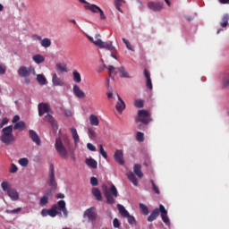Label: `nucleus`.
Masks as SVG:
<instances>
[{
    "label": "nucleus",
    "instance_id": "30",
    "mask_svg": "<svg viewBox=\"0 0 229 229\" xmlns=\"http://www.w3.org/2000/svg\"><path fill=\"white\" fill-rule=\"evenodd\" d=\"M37 81L39 85H47V79H46V76H44V74H38Z\"/></svg>",
    "mask_w": 229,
    "mask_h": 229
},
{
    "label": "nucleus",
    "instance_id": "42",
    "mask_svg": "<svg viewBox=\"0 0 229 229\" xmlns=\"http://www.w3.org/2000/svg\"><path fill=\"white\" fill-rule=\"evenodd\" d=\"M30 161L26 157H22L19 159V164L20 165H22V167H26V165H28Z\"/></svg>",
    "mask_w": 229,
    "mask_h": 229
},
{
    "label": "nucleus",
    "instance_id": "24",
    "mask_svg": "<svg viewBox=\"0 0 229 229\" xmlns=\"http://www.w3.org/2000/svg\"><path fill=\"white\" fill-rule=\"evenodd\" d=\"M86 10H89V12H92V13H99V11L101 10L99 6L92 4H88L84 6Z\"/></svg>",
    "mask_w": 229,
    "mask_h": 229
},
{
    "label": "nucleus",
    "instance_id": "58",
    "mask_svg": "<svg viewBox=\"0 0 229 229\" xmlns=\"http://www.w3.org/2000/svg\"><path fill=\"white\" fill-rule=\"evenodd\" d=\"M117 54V49L114 48V51H111V56L112 58H114V60H117V55H115Z\"/></svg>",
    "mask_w": 229,
    "mask_h": 229
},
{
    "label": "nucleus",
    "instance_id": "37",
    "mask_svg": "<svg viewBox=\"0 0 229 229\" xmlns=\"http://www.w3.org/2000/svg\"><path fill=\"white\" fill-rule=\"evenodd\" d=\"M13 128V130H24V128H26V123L20 121L16 123Z\"/></svg>",
    "mask_w": 229,
    "mask_h": 229
},
{
    "label": "nucleus",
    "instance_id": "47",
    "mask_svg": "<svg viewBox=\"0 0 229 229\" xmlns=\"http://www.w3.org/2000/svg\"><path fill=\"white\" fill-rule=\"evenodd\" d=\"M152 183L153 191L156 194H160V190L158 189V186L155 183V181L151 180L150 181Z\"/></svg>",
    "mask_w": 229,
    "mask_h": 229
},
{
    "label": "nucleus",
    "instance_id": "56",
    "mask_svg": "<svg viewBox=\"0 0 229 229\" xmlns=\"http://www.w3.org/2000/svg\"><path fill=\"white\" fill-rule=\"evenodd\" d=\"M100 13V19L101 21H105L106 19V16L105 15V12H103L101 9L98 12Z\"/></svg>",
    "mask_w": 229,
    "mask_h": 229
},
{
    "label": "nucleus",
    "instance_id": "55",
    "mask_svg": "<svg viewBox=\"0 0 229 229\" xmlns=\"http://www.w3.org/2000/svg\"><path fill=\"white\" fill-rule=\"evenodd\" d=\"M87 148L89 151H96V147L92 143H88Z\"/></svg>",
    "mask_w": 229,
    "mask_h": 229
},
{
    "label": "nucleus",
    "instance_id": "20",
    "mask_svg": "<svg viewBox=\"0 0 229 229\" xmlns=\"http://www.w3.org/2000/svg\"><path fill=\"white\" fill-rule=\"evenodd\" d=\"M144 76L147 80V89H149V90L153 89V83L151 82V75L149 74V72L148 70H144Z\"/></svg>",
    "mask_w": 229,
    "mask_h": 229
},
{
    "label": "nucleus",
    "instance_id": "43",
    "mask_svg": "<svg viewBox=\"0 0 229 229\" xmlns=\"http://www.w3.org/2000/svg\"><path fill=\"white\" fill-rule=\"evenodd\" d=\"M55 67L57 71H59V72H67V69L65 68V66L62 65V64H57Z\"/></svg>",
    "mask_w": 229,
    "mask_h": 229
},
{
    "label": "nucleus",
    "instance_id": "7",
    "mask_svg": "<svg viewBox=\"0 0 229 229\" xmlns=\"http://www.w3.org/2000/svg\"><path fill=\"white\" fill-rule=\"evenodd\" d=\"M136 123H142L143 124L151 123V114H149V111L140 110L138 113V117L136 118Z\"/></svg>",
    "mask_w": 229,
    "mask_h": 229
},
{
    "label": "nucleus",
    "instance_id": "12",
    "mask_svg": "<svg viewBox=\"0 0 229 229\" xmlns=\"http://www.w3.org/2000/svg\"><path fill=\"white\" fill-rule=\"evenodd\" d=\"M38 115L42 117L44 114H50L51 106L47 103H39L38 105Z\"/></svg>",
    "mask_w": 229,
    "mask_h": 229
},
{
    "label": "nucleus",
    "instance_id": "9",
    "mask_svg": "<svg viewBox=\"0 0 229 229\" xmlns=\"http://www.w3.org/2000/svg\"><path fill=\"white\" fill-rule=\"evenodd\" d=\"M31 73L36 74L35 68L21 66L18 70V74L21 78H28Z\"/></svg>",
    "mask_w": 229,
    "mask_h": 229
},
{
    "label": "nucleus",
    "instance_id": "33",
    "mask_svg": "<svg viewBox=\"0 0 229 229\" xmlns=\"http://www.w3.org/2000/svg\"><path fill=\"white\" fill-rule=\"evenodd\" d=\"M71 131L75 144H78V142H80V136L78 135V131L76 130V128H72Z\"/></svg>",
    "mask_w": 229,
    "mask_h": 229
},
{
    "label": "nucleus",
    "instance_id": "15",
    "mask_svg": "<svg viewBox=\"0 0 229 229\" xmlns=\"http://www.w3.org/2000/svg\"><path fill=\"white\" fill-rule=\"evenodd\" d=\"M148 6L152 12H160L164 8V4L160 2H148Z\"/></svg>",
    "mask_w": 229,
    "mask_h": 229
},
{
    "label": "nucleus",
    "instance_id": "46",
    "mask_svg": "<svg viewBox=\"0 0 229 229\" xmlns=\"http://www.w3.org/2000/svg\"><path fill=\"white\" fill-rule=\"evenodd\" d=\"M99 153L102 155L104 158H108V155L105 151V148H103V145H99Z\"/></svg>",
    "mask_w": 229,
    "mask_h": 229
},
{
    "label": "nucleus",
    "instance_id": "26",
    "mask_svg": "<svg viewBox=\"0 0 229 229\" xmlns=\"http://www.w3.org/2000/svg\"><path fill=\"white\" fill-rule=\"evenodd\" d=\"M127 177H128L129 182L133 183V185H135V187H137V185H139V181L137 180V177L135 176V174H133V172H128Z\"/></svg>",
    "mask_w": 229,
    "mask_h": 229
},
{
    "label": "nucleus",
    "instance_id": "31",
    "mask_svg": "<svg viewBox=\"0 0 229 229\" xmlns=\"http://www.w3.org/2000/svg\"><path fill=\"white\" fill-rule=\"evenodd\" d=\"M89 122L91 126H99V118L94 114H90Z\"/></svg>",
    "mask_w": 229,
    "mask_h": 229
},
{
    "label": "nucleus",
    "instance_id": "36",
    "mask_svg": "<svg viewBox=\"0 0 229 229\" xmlns=\"http://www.w3.org/2000/svg\"><path fill=\"white\" fill-rule=\"evenodd\" d=\"M123 3L125 4L126 1L124 0H114V6L118 12L123 13V9H121V6H123Z\"/></svg>",
    "mask_w": 229,
    "mask_h": 229
},
{
    "label": "nucleus",
    "instance_id": "45",
    "mask_svg": "<svg viewBox=\"0 0 229 229\" xmlns=\"http://www.w3.org/2000/svg\"><path fill=\"white\" fill-rule=\"evenodd\" d=\"M21 210H22V208H15V209H7L6 210V213L7 214H21Z\"/></svg>",
    "mask_w": 229,
    "mask_h": 229
},
{
    "label": "nucleus",
    "instance_id": "57",
    "mask_svg": "<svg viewBox=\"0 0 229 229\" xmlns=\"http://www.w3.org/2000/svg\"><path fill=\"white\" fill-rule=\"evenodd\" d=\"M20 119H21V116H19L18 114H16V115H14L13 116V120H12V123H19V121H20Z\"/></svg>",
    "mask_w": 229,
    "mask_h": 229
},
{
    "label": "nucleus",
    "instance_id": "62",
    "mask_svg": "<svg viewBox=\"0 0 229 229\" xmlns=\"http://www.w3.org/2000/svg\"><path fill=\"white\" fill-rule=\"evenodd\" d=\"M71 160H72L73 162H76V156L74 155V152H72L71 156H70Z\"/></svg>",
    "mask_w": 229,
    "mask_h": 229
},
{
    "label": "nucleus",
    "instance_id": "61",
    "mask_svg": "<svg viewBox=\"0 0 229 229\" xmlns=\"http://www.w3.org/2000/svg\"><path fill=\"white\" fill-rule=\"evenodd\" d=\"M32 38H34V40H42V37H40L38 35H33Z\"/></svg>",
    "mask_w": 229,
    "mask_h": 229
},
{
    "label": "nucleus",
    "instance_id": "59",
    "mask_svg": "<svg viewBox=\"0 0 229 229\" xmlns=\"http://www.w3.org/2000/svg\"><path fill=\"white\" fill-rule=\"evenodd\" d=\"M65 198V195L64 193H57L56 194V199H64Z\"/></svg>",
    "mask_w": 229,
    "mask_h": 229
},
{
    "label": "nucleus",
    "instance_id": "21",
    "mask_svg": "<svg viewBox=\"0 0 229 229\" xmlns=\"http://www.w3.org/2000/svg\"><path fill=\"white\" fill-rule=\"evenodd\" d=\"M7 195L13 201H17L19 199V192H17V190L11 188L9 190V192H7Z\"/></svg>",
    "mask_w": 229,
    "mask_h": 229
},
{
    "label": "nucleus",
    "instance_id": "48",
    "mask_svg": "<svg viewBox=\"0 0 229 229\" xmlns=\"http://www.w3.org/2000/svg\"><path fill=\"white\" fill-rule=\"evenodd\" d=\"M107 71L109 72V76L110 77H112V74H114V73L115 74L116 73L115 68L114 66H112V65L107 66Z\"/></svg>",
    "mask_w": 229,
    "mask_h": 229
},
{
    "label": "nucleus",
    "instance_id": "8",
    "mask_svg": "<svg viewBox=\"0 0 229 229\" xmlns=\"http://www.w3.org/2000/svg\"><path fill=\"white\" fill-rule=\"evenodd\" d=\"M118 210L122 216V217H127V221L129 225H137V220H135V216L130 215L128 210H126L125 208H123V205L118 204Z\"/></svg>",
    "mask_w": 229,
    "mask_h": 229
},
{
    "label": "nucleus",
    "instance_id": "19",
    "mask_svg": "<svg viewBox=\"0 0 229 229\" xmlns=\"http://www.w3.org/2000/svg\"><path fill=\"white\" fill-rule=\"evenodd\" d=\"M43 121H45V123H49V124H51L53 128L56 126V121L50 113L47 114V115L44 116Z\"/></svg>",
    "mask_w": 229,
    "mask_h": 229
},
{
    "label": "nucleus",
    "instance_id": "35",
    "mask_svg": "<svg viewBox=\"0 0 229 229\" xmlns=\"http://www.w3.org/2000/svg\"><path fill=\"white\" fill-rule=\"evenodd\" d=\"M72 76H73V81H75V83H81V74H80L78 71H74L72 72Z\"/></svg>",
    "mask_w": 229,
    "mask_h": 229
},
{
    "label": "nucleus",
    "instance_id": "13",
    "mask_svg": "<svg viewBox=\"0 0 229 229\" xmlns=\"http://www.w3.org/2000/svg\"><path fill=\"white\" fill-rule=\"evenodd\" d=\"M114 158L117 164L120 165H124V154L123 153V150L116 149L114 155Z\"/></svg>",
    "mask_w": 229,
    "mask_h": 229
},
{
    "label": "nucleus",
    "instance_id": "5",
    "mask_svg": "<svg viewBox=\"0 0 229 229\" xmlns=\"http://www.w3.org/2000/svg\"><path fill=\"white\" fill-rule=\"evenodd\" d=\"M55 151H57L61 158H69V152L67 151V148H65V145H64L62 138L55 139Z\"/></svg>",
    "mask_w": 229,
    "mask_h": 229
},
{
    "label": "nucleus",
    "instance_id": "18",
    "mask_svg": "<svg viewBox=\"0 0 229 229\" xmlns=\"http://www.w3.org/2000/svg\"><path fill=\"white\" fill-rule=\"evenodd\" d=\"M73 94L78 98L79 99L85 98V92L80 89L78 85L73 86Z\"/></svg>",
    "mask_w": 229,
    "mask_h": 229
},
{
    "label": "nucleus",
    "instance_id": "14",
    "mask_svg": "<svg viewBox=\"0 0 229 229\" xmlns=\"http://www.w3.org/2000/svg\"><path fill=\"white\" fill-rule=\"evenodd\" d=\"M29 137L32 140V142H34L38 146H40L42 144V141L40 140V137L38 136L37 131H35L34 130L29 131Z\"/></svg>",
    "mask_w": 229,
    "mask_h": 229
},
{
    "label": "nucleus",
    "instance_id": "25",
    "mask_svg": "<svg viewBox=\"0 0 229 229\" xmlns=\"http://www.w3.org/2000/svg\"><path fill=\"white\" fill-rule=\"evenodd\" d=\"M47 196H51V190L49 191H47L46 193L45 196H43L40 200H39V205L41 207H46L47 205V203H49V197Z\"/></svg>",
    "mask_w": 229,
    "mask_h": 229
},
{
    "label": "nucleus",
    "instance_id": "6",
    "mask_svg": "<svg viewBox=\"0 0 229 229\" xmlns=\"http://www.w3.org/2000/svg\"><path fill=\"white\" fill-rule=\"evenodd\" d=\"M101 35L96 36V42L95 46H98V47H100V49H106V51H115V47H114V43L111 42H105L99 38Z\"/></svg>",
    "mask_w": 229,
    "mask_h": 229
},
{
    "label": "nucleus",
    "instance_id": "1",
    "mask_svg": "<svg viewBox=\"0 0 229 229\" xmlns=\"http://www.w3.org/2000/svg\"><path fill=\"white\" fill-rule=\"evenodd\" d=\"M63 216L64 217H69V211L67 210L65 200H59L57 204H54L50 209L43 208L41 210L42 217H56L57 216Z\"/></svg>",
    "mask_w": 229,
    "mask_h": 229
},
{
    "label": "nucleus",
    "instance_id": "16",
    "mask_svg": "<svg viewBox=\"0 0 229 229\" xmlns=\"http://www.w3.org/2000/svg\"><path fill=\"white\" fill-rule=\"evenodd\" d=\"M116 97L118 98V101L116 103L115 108L119 114H123V111L126 108V104L124 103V100L119 96V94H116Z\"/></svg>",
    "mask_w": 229,
    "mask_h": 229
},
{
    "label": "nucleus",
    "instance_id": "64",
    "mask_svg": "<svg viewBox=\"0 0 229 229\" xmlns=\"http://www.w3.org/2000/svg\"><path fill=\"white\" fill-rule=\"evenodd\" d=\"M219 3H220L221 4H228L229 0H219Z\"/></svg>",
    "mask_w": 229,
    "mask_h": 229
},
{
    "label": "nucleus",
    "instance_id": "38",
    "mask_svg": "<svg viewBox=\"0 0 229 229\" xmlns=\"http://www.w3.org/2000/svg\"><path fill=\"white\" fill-rule=\"evenodd\" d=\"M41 46L42 47H51V39L45 38L41 40Z\"/></svg>",
    "mask_w": 229,
    "mask_h": 229
},
{
    "label": "nucleus",
    "instance_id": "54",
    "mask_svg": "<svg viewBox=\"0 0 229 229\" xmlns=\"http://www.w3.org/2000/svg\"><path fill=\"white\" fill-rule=\"evenodd\" d=\"M0 74H6V66L0 64Z\"/></svg>",
    "mask_w": 229,
    "mask_h": 229
},
{
    "label": "nucleus",
    "instance_id": "44",
    "mask_svg": "<svg viewBox=\"0 0 229 229\" xmlns=\"http://www.w3.org/2000/svg\"><path fill=\"white\" fill-rule=\"evenodd\" d=\"M136 139L138 142H144V134L140 131H138L136 134Z\"/></svg>",
    "mask_w": 229,
    "mask_h": 229
},
{
    "label": "nucleus",
    "instance_id": "2",
    "mask_svg": "<svg viewBox=\"0 0 229 229\" xmlns=\"http://www.w3.org/2000/svg\"><path fill=\"white\" fill-rule=\"evenodd\" d=\"M160 213L162 221L165 223V225H169L170 220L169 216H167V209H165V207H164V205H159V208H156L148 216V221L149 223H153V221H155V219H157V217L160 216Z\"/></svg>",
    "mask_w": 229,
    "mask_h": 229
},
{
    "label": "nucleus",
    "instance_id": "32",
    "mask_svg": "<svg viewBox=\"0 0 229 229\" xmlns=\"http://www.w3.org/2000/svg\"><path fill=\"white\" fill-rule=\"evenodd\" d=\"M222 87L223 89H226V87H229V76L227 73L222 75Z\"/></svg>",
    "mask_w": 229,
    "mask_h": 229
},
{
    "label": "nucleus",
    "instance_id": "50",
    "mask_svg": "<svg viewBox=\"0 0 229 229\" xmlns=\"http://www.w3.org/2000/svg\"><path fill=\"white\" fill-rule=\"evenodd\" d=\"M10 173H17V171H19V168H17V165H15V164H12L11 167H10Z\"/></svg>",
    "mask_w": 229,
    "mask_h": 229
},
{
    "label": "nucleus",
    "instance_id": "11",
    "mask_svg": "<svg viewBox=\"0 0 229 229\" xmlns=\"http://www.w3.org/2000/svg\"><path fill=\"white\" fill-rule=\"evenodd\" d=\"M84 217H88L91 223H94L98 219V212L96 211V208L92 207L84 212Z\"/></svg>",
    "mask_w": 229,
    "mask_h": 229
},
{
    "label": "nucleus",
    "instance_id": "28",
    "mask_svg": "<svg viewBox=\"0 0 229 229\" xmlns=\"http://www.w3.org/2000/svg\"><path fill=\"white\" fill-rule=\"evenodd\" d=\"M32 60L33 62H35V64H44V62H46V58H44L43 55L38 54L32 56Z\"/></svg>",
    "mask_w": 229,
    "mask_h": 229
},
{
    "label": "nucleus",
    "instance_id": "23",
    "mask_svg": "<svg viewBox=\"0 0 229 229\" xmlns=\"http://www.w3.org/2000/svg\"><path fill=\"white\" fill-rule=\"evenodd\" d=\"M133 173L138 176V178H142L144 176V174H142V166L139 164L134 165Z\"/></svg>",
    "mask_w": 229,
    "mask_h": 229
},
{
    "label": "nucleus",
    "instance_id": "27",
    "mask_svg": "<svg viewBox=\"0 0 229 229\" xmlns=\"http://www.w3.org/2000/svg\"><path fill=\"white\" fill-rule=\"evenodd\" d=\"M92 194L95 196L97 201H103V196L101 195V191L98 188L92 189Z\"/></svg>",
    "mask_w": 229,
    "mask_h": 229
},
{
    "label": "nucleus",
    "instance_id": "53",
    "mask_svg": "<svg viewBox=\"0 0 229 229\" xmlns=\"http://www.w3.org/2000/svg\"><path fill=\"white\" fill-rule=\"evenodd\" d=\"M88 131H89V137H90L91 139L96 137V131H94V129L89 128V129L88 130Z\"/></svg>",
    "mask_w": 229,
    "mask_h": 229
},
{
    "label": "nucleus",
    "instance_id": "17",
    "mask_svg": "<svg viewBox=\"0 0 229 229\" xmlns=\"http://www.w3.org/2000/svg\"><path fill=\"white\" fill-rule=\"evenodd\" d=\"M52 83L54 87H64L65 83L64 82V80H62L56 73H54L52 75Z\"/></svg>",
    "mask_w": 229,
    "mask_h": 229
},
{
    "label": "nucleus",
    "instance_id": "34",
    "mask_svg": "<svg viewBox=\"0 0 229 229\" xmlns=\"http://www.w3.org/2000/svg\"><path fill=\"white\" fill-rule=\"evenodd\" d=\"M116 70L119 71L121 78H131V76H130V73H128V72L124 70V67H119L116 68Z\"/></svg>",
    "mask_w": 229,
    "mask_h": 229
},
{
    "label": "nucleus",
    "instance_id": "39",
    "mask_svg": "<svg viewBox=\"0 0 229 229\" xmlns=\"http://www.w3.org/2000/svg\"><path fill=\"white\" fill-rule=\"evenodd\" d=\"M1 187L4 192H9V191L12 189V185L9 184L8 182H3L1 183Z\"/></svg>",
    "mask_w": 229,
    "mask_h": 229
},
{
    "label": "nucleus",
    "instance_id": "51",
    "mask_svg": "<svg viewBox=\"0 0 229 229\" xmlns=\"http://www.w3.org/2000/svg\"><path fill=\"white\" fill-rule=\"evenodd\" d=\"M90 183H91V185H93V187H97V185H98L99 182L98 181V178L91 177Z\"/></svg>",
    "mask_w": 229,
    "mask_h": 229
},
{
    "label": "nucleus",
    "instance_id": "60",
    "mask_svg": "<svg viewBox=\"0 0 229 229\" xmlns=\"http://www.w3.org/2000/svg\"><path fill=\"white\" fill-rule=\"evenodd\" d=\"M64 115H66V117H71L72 115V112L71 110H66L64 111Z\"/></svg>",
    "mask_w": 229,
    "mask_h": 229
},
{
    "label": "nucleus",
    "instance_id": "40",
    "mask_svg": "<svg viewBox=\"0 0 229 229\" xmlns=\"http://www.w3.org/2000/svg\"><path fill=\"white\" fill-rule=\"evenodd\" d=\"M140 208L141 210V213L144 215V216H148V214H149V208H148V206L140 203Z\"/></svg>",
    "mask_w": 229,
    "mask_h": 229
},
{
    "label": "nucleus",
    "instance_id": "52",
    "mask_svg": "<svg viewBox=\"0 0 229 229\" xmlns=\"http://www.w3.org/2000/svg\"><path fill=\"white\" fill-rule=\"evenodd\" d=\"M7 123H10V120L6 117L3 118L0 123V128H3Z\"/></svg>",
    "mask_w": 229,
    "mask_h": 229
},
{
    "label": "nucleus",
    "instance_id": "3",
    "mask_svg": "<svg viewBox=\"0 0 229 229\" xmlns=\"http://www.w3.org/2000/svg\"><path fill=\"white\" fill-rule=\"evenodd\" d=\"M103 193L106 199V203L108 205H114L115 203V198L119 196V191L115 185L112 184L110 189L106 185L102 186Z\"/></svg>",
    "mask_w": 229,
    "mask_h": 229
},
{
    "label": "nucleus",
    "instance_id": "49",
    "mask_svg": "<svg viewBox=\"0 0 229 229\" xmlns=\"http://www.w3.org/2000/svg\"><path fill=\"white\" fill-rule=\"evenodd\" d=\"M113 226H114V228H120L121 227V222H119V219L114 218L113 220Z\"/></svg>",
    "mask_w": 229,
    "mask_h": 229
},
{
    "label": "nucleus",
    "instance_id": "41",
    "mask_svg": "<svg viewBox=\"0 0 229 229\" xmlns=\"http://www.w3.org/2000/svg\"><path fill=\"white\" fill-rule=\"evenodd\" d=\"M134 106H136V108H142L144 106V100L136 99L134 102Z\"/></svg>",
    "mask_w": 229,
    "mask_h": 229
},
{
    "label": "nucleus",
    "instance_id": "63",
    "mask_svg": "<svg viewBox=\"0 0 229 229\" xmlns=\"http://www.w3.org/2000/svg\"><path fill=\"white\" fill-rule=\"evenodd\" d=\"M126 47H127V49H129L130 51H134L133 47L131 46V43H129V45H126Z\"/></svg>",
    "mask_w": 229,
    "mask_h": 229
},
{
    "label": "nucleus",
    "instance_id": "29",
    "mask_svg": "<svg viewBox=\"0 0 229 229\" xmlns=\"http://www.w3.org/2000/svg\"><path fill=\"white\" fill-rule=\"evenodd\" d=\"M228 21H229V14L228 13L224 14L220 21L221 28H226V26H228Z\"/></svg>",
    "mask_w": 229,
    "mask_h": 229
},
{
    "label": "nucleus",
    "instance_id": "4",
    "mask_svg": "<svg viewBox=\"0 0 229 229\" xmlns=\"http://www.w3.org/2000/svg\"><path fill=\"white\" fill-rule=\"evenodd\" d=\"M0 140L6 146H10L15 142V136H13V125H8L2 130Z\"/></svg>",
    "mask_w": 229,
    "mask_h": 229
},
{
    "label": "nucleus",
    "instance_id": "22",
    "mask_svg": "<svg viewBox=\"0 0 229 229\" xmlns=\"http://www.w3.org/2000/svg\"><path fill=\"white\" fill-rule=\"evenodd\" d=\"M85 164L88 167H90V169H98V161L92 157L87 158Z\"/></svg>",
    "mask_w": 229,
    "mask_h": 229
},
{
    "label": "nucleus",
    "instance_id": "10",
    "mask_svg": "<svg viewBox=\"0 0 229 229\" xmlns=\"http://www.w3.org/2000/svg\"><path fill=\"white\" fill-rule=\"evenodd\" d=\"M48 185L51 189H56L57 183L56 180L55 179V165H50V170L48 174Z\"/></svg>",
    "mask_w": 229,
    "mask_h": 229
}]
</instances>
